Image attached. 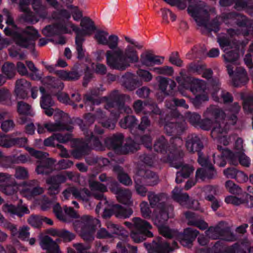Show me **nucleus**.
<instances>
[{"label":"nucleus","mask_w":253,"mask_h":253,"mask_svg":"<svg viewBox=\"0 0 253 253\" xmlns=\"http://www.w3.org/2000/svg\"><path fill=\"white\" fill-rule=\"evenodd\" d=\"M39 37L38 31L33 27H27L21 34L16 36L15 42L21 47L32 48L35 45V41Z\"/></svg>","instance_id":"11"},{"label":"nucleus","mask_w":253,"mask_h":253,"mask_svg":"<svg viewBox=\"0 0 253 253\" xmlns=\"http://www.w3.org/2000/svg\"><path fill=\"white\" fill-rule=\"evenodd\" d=\"M235 75L230 76L232 78L233 84L235 86H239L248 81V78L245 70L241 67H235Z\"/></svg>","instance_id":"33"},{"label":"nucleus","mask_w":253,"mask_h":253,"mask_svg":"<svg viewBox=\"0 0 253 253\" xmlns=\"http://www.w3.org/2000/svg\"><path fill=\"white\" fill-rule=\"evenodd\" d=\"M94 39L98 44L107 45L111 50H114L115 48L117 47L119 43V38L117 35H109L108 32L102 30L95 32Z\"/></svg>","instance_id":"14"},{"label":"nucleus","mask_w":253,"mask_h":253,"mask_svg":"<svg viewBox=\"0 0 253 253\" xmlns=\"http://www.w3.org/2000/svg\"><path fill=\"white\" fill-rule=\"evenodd\" d=\"M185 119L192 125L198 126L200 122L201 116L197 113L187 112L185 114Z\"/></svg>","instance_id":"61"},{"label":"nucleus","mask_w":253,"mask_h":253,"mask_svg":"<svg viewBox=\"0 0 253 253\" xmlns=\"http://www.w3.org/2000/svg\"><path fill=\"white\" fill-rule=\"evenodd\" d=\"M89 185L92 193L85 188L78 189L74 186H69L62 192L64 200L69 199L71 195L76 199L83 201H87L91 195L98 200L104 199L103 193L107 190L105 185L97 181H90Z\"/></svg>","instance_id":"4"},{"label":"nucleus","mask_w":253,"mask_h":253,"mask_svg":"<svg viewBox=\"0 0 253 253\" xmlns=\"http://www.w3.org/2000/svg\"><path fill=\"white\" fill-rule=\"evenodd\" d=\"M156 79L159 82V89L165 95H168L172 93L176 86V83L173 80L161 76L157 77Z\"/></svg>","instance_id":"29"},{"label":"nucleus","mask_w":253,"mask_h":253,"mask_svg":"<svg viewBox=\"0 0 253 253\" xmlns=\"http://www.w3.org/2000/svg\"><path fill=\"white\" fill-rule=\"evenodd\" d=\"M84 134L85 136L86 142L85 146L88 148H92L97 150H103L104 147L101 142V136H96L91 131L86 128H83Z\"/></svg>","instance_id":"22"},{"label":"nucleus","mask_w":253,"mask_h":253,"mask_svg":"<svg viewBox=\"0 0 253 253\" xmlns=\"http://www.w3.org/2000/svg\"><path fill=\"white\" fill-rule=\"evenodd\" d=\"M124 85L129 90H134L138 83V81L134 78V75L127 72L123 76Z\"/></svg>","instance_id":"46"},{"label":"nucleus","mask_w":253,"mask_h":253,"mask_svg":"<svg viewBox=\"0 0 253 253\" xmlns=\"http://www.w3.org/2000/svg\"><path fill=\"white\" fill-rule=\"evenodd\" d=\"M113 211L117 217L123 218L129 217L133 212L131 209H126L119 205L113 206Z\"/></svg>","instance_id":"47"},{"label":"nucleus","mask_w":253,"mask_h":253,"mask_svg":"<svg viewBox=\"0 0 253 253\" xmlns=\"http://www.w3.org/2000/svg\"><path fill=\"white\" fill-rule=\"evenodd\" d=\"M164 58L155 55L150 51H146L140 55V61L142 65L146 67L154 65H161L163 62Z\"/></svg>","instance_id":"25"},{"label":"nucleus","mask_w":253,"mask_h":253,"mask_svg":"<svg viewBox=\"0 0 253 253\" xmlns=\"http://www.w3.org/2000/svg\"><path fill=\"white\" fill-rule=\"evenodd\" d=\"M18 189L19 185L12 176L9 181L0 183V191L7 196L14 195Z\"/></svg>","instance_id":"31"},{"label":"nucleus","mask_w":253,"mask_h":253,"mask_svg":"<svg viewBox=\"0 0 253 253\" xmlns=\"http://www.w3.org/2000/svg\"><path fill=\"white\" fill-rule=\"evenodd\" d=\"M56 74L61 79L67 81H75L78 80L81 75L76 71L67 72L64 70L57 71Z\"/></svg>","instance_id":"51"},{"label":"nucleus","mask_w":253,"mask_h":253,"mask_svg":"<svg viewBox=\"0 0 253 253\" xmlns=\"http://www.w3.org/2000/svg\"><path fill=\"white\" fill-rule=\"evenodd\" d=\"M179 85L185 89H189L193 94L200 92L205 85V82L196 78H192L180 73L175 79Z\"/></svg>","instance_id":"12"},{"label":"nucleus","mask_w":253,"mask_h":253,"mask_svg":"<svg viewBox=\"0 0 253 253\" xmlns=\"http://www.w3.org/2000/svg\"><path fill=\"white\" fill-rule=\"evenodd\" d=\"M217 149L219 151H222L221 155L215 157V154H213V161L219 167H223L225 166L226 162L225 159L230 161V163L233 165L237 164V156L231 151L227 149H222L221 146H218Z\"/></svg>","instance_id":"19"},{"label":"nucleus","mask_w":253,"mask_h":253,"mask_svg":"<svg viewBox=\"0 0 253 253\" xmlns=\"http://www.w3.org/2000/svg\"><path fill=\"white\" fill-rule=\"evenodd\" d=\"M152 70L157 74L169 76H172L174 72L172 67L168 66L154 67Z\"/></svg>","instance_id":"63"},{"label":"nucleus","mask_w":253,"mask_h":253,"mask_svg":"<svg viewBox=\"0 0 253 253\" xmlns=\"http://www.w3.org/2000/svg\"><path fill=\"white\" fill-rule=\"evenodd\" d=\"M139 175L142 176L143 182L148 186H153L158 182V176L150 170L147 169L145 171L141 170L139 171Z\"/></svg>","instance_id":"40"},{"label":"nucleus","mask_w":253,"mask_h":253,"mask_svg":"<svg viewBox=\"0 0 253 253\" xmlns=\"http://www.w3.org/2000/svg\"><path fill=\"white\" fill-rule=\"evenodd\" d=\"M205 119L200 121L199 126L203 129L209 130L213 128L211 132L212 137H216V134L222 133L228 128L225 125V114L223 111L215 106H210L204 112Z\"/></svg>","instance_id":"3"},{"label":"nucleus","mask_w":253,"mask_h":253,"mask_svg":"<svg viewBox=\"0 0 253 253\" xmlns=\"http://www.w3.org/2000/svg\"><path fill=\"white\" fill-rule=\"evenodd\" d=\"M27 150L31 156L39 159L36 169V171L38 174L47 175L52 172L54 162L47 158L48 154L47 153L36 150L32 148H29Z\"/></svg>","instance_id":"7"},{"label":"nucleus","mask_w":253,"mask_h":253,"mask_svg":"<svg viewBox=\"0 0 253 253\" xmlns=\"http://www.w3.org/2000/svg\"><path fill=\"white\" fill-rule=\"evenodd\" d=\"M40 91L42 94L40 100V105L44 110V113L48 116H51L53 114L54 110L51 108L54 104L51 96L45 93V90L43 87H40Z\"/></svg>","instance_id":"24"},{"label":"nucleus","mask_w":253,"mask_h":253,"mask_svg":"<svg viewBox=\"0 0 253 253\" xmlns=\"http://www.w3.org/2000/svg\"><path fill=\"white\" fill-rule=\"evenodd\" d=\"M237 47H233L231 50H226L223 55L224 61L226 64V67L228 73L230 76L233 74V69L237 66L235 62L238 58V54L237 52Z\"/></svg>","instance_id":"21"},{"label":"nucleus","mask_w":253,"mask_h":253,"mask_svg":"<svg viewBox=\"0 0 253 253\" xmlns=\"http://www.w3.org/2000/svg\"><path fill=\"white\" fill-rule=\"evenodd\" d=\"M52 17L58 21L57 24L46 26L42 30V34L47 37H52L61 33H70V29L67 26V21L71 14L66 9L53 12Z\"/></svg>","instance_id":"6"},{"label":"nucleus","mask_w":253,"mask_h":253,"mask_svg":"<svg viewBox=\"0 0 253 253\" xmlns=\"http://www.w3.org/2000/svg\"><path fill=\"white\" fill-rule=\"evenodd\" d=\"M44 191L43 188L37 186L33 188L25 187L21 190V194L23 197L28 199H31L36 196L42 194Z\"/></svg>","instance_id":"44"},{"label":"nucleus","mask_w":253,"mask_h":253,"mask_svg":"<svg viewBox=\"0 0 253 253\" xmlns=\"http://www.w3.org/2000/svg\"><path fill=\"white\" fill-rule=\"evenodd\" d=\"M0 226L11 231V235L15 236L18 231L16 225L8 221L0 212Z\"/></svg>","instance_id":"55"},{"label":"nucleus","mask_w":253,"mask_h":253,"mask_svg":"<svg viewBox=\"0 0 253 253\" xmlns=\"http://www.w3.org/2000/svg\"><path fill=\"white\" fill-rule=\"evenodd\" d=\"M96 228L84 229L81 230H76L80 233L81 237L84 240L87 242H91L94 239L93 234Z\"/></svg>","instance_id":"60"},{"label":"nucleus","mask_w":253,"mask_h":253,"mask_svg":"<svg viewBox=\"0 0 253 253\" xmlns=\"http://www.w3.org/2000/svg\"><path fill=\"white\" fill-rule=\"evenodd\" d=\"M147 196L151 207L152 208H156L153 216H156L157 214H160L162 212H172L173 207L170 205L165 204L167 199L165 194H156L150 191L148 193Z\"/></svg>","instance_id":"8"},{"label":"nucleus","mask_w":253,"mask_h":253,"mask_svg":"<svg viewBox=\"0 0 253 253\" xmlns=\"http://www.w3.org/2000/svg\"><path fill=\"white\" fill-rule=\"evenodd\" d=\"M186 147L190 152H201V149L203 148V144L201 141L200 137L195 134L189 135L187 139Z\"/></svg>","instance_id":"28"},{"label":"nucleus","mask_w":253,"mask_h":253,"mask_svg":"<svg viewBox=\"0 0 253 253\" xmlns=\"http://www.w3.org/2000/svg\"><path fill=\"white\" fill-rule=\"evenodd\" d=\"M216 175V172L214 169L213 166L209 165L207 168H203L198 169L196 173V178L197 180L201 179L202 181L206 179H212Z\"/></svg>","instance_id":"36"},{"label":"nucleus","mask_w":253,"mask_h":253,"mask_svg":"<svg viewBox=\"0 0 253 253\" xmlns=\"http://www.w3.org/2000/svg\"><path fill=\"white\" fill-rule=\"evenodd\" d=\"M67 26L76 33L77 36L84 37L85 36H90L92 32L96 30V27L93 21L89 17H85L81 19L80 26L82 29H80L75 24L69 20L67 21Z\"/></svg>","instance_id":"13"},{"label":"nucleus","mask_w":253,"mask_h":253,"mask_svg":"<svg viewBox=\"0 0 253 253\" xmlns=\"http://www.w3.org/2000/svg\"><path fill=\"white\" fill-rule=\"evenodd\" d=\"M234 2L237 10L245 9L250 13H253V1L252 0H234Z\"/></svg>","instance_id":"52"},{"label":"nucleus","mask_w":253,"mask_h":253,"mask_svg":"<svg viewBox=\"0 0 253 253\" xmlns=\"http://www.w3.org/2000/svg\"><path fill=\"white\" fill-rule=\"evenodd\" d=\"M40 245L47 253H61L56 243L48 236L41 238Z\"/></svg>","instance_id":"32"},{"label":"nucleus","mask_w":253,"mask_h":253,"mask_svg":"<svg viewBox=\"0 0 253 253\" xmlns=\"http://www.w3.org/2000/svg\"><path fill=\"white\" fill-rule=\"evenodd\" d=\"M172 216V212H162L160 214H157L152 216V219L154 224L158 227L161 234L167 238H171L172 233L169 228L165 225L168 219Z\"/></svg>","instance_id":"16"},{"label":"nucleus","mask_w":253,"mask_h":253,"mask_svg":"<svg viewBox=\"0 0 253 253\" xmlns=\"http://www.w3.org/2000/svg\"><path fill=\"white\" fill-rule=\"evenodd\" d=\"M170 143V145L168 147L165 138L161 136L157 139L154 144V148L156 151L166 155V156L162 158L164 162H170L177 155L180 157L183 155V152L181 149L183 143L180 137L171 138Z\"/></svg>","instance_id":"5"},{"label":"nucleus","mask_w":253,"mask_h":253,"mask_svg":"<svg viewBox=\"0 0 253 253\" xmlns=\"http://www.w3.org/2000/svg\"><path fill=\"white\" fill-rule=\"evenodd\" d=\"M14 175L15 178L18 180H26L29 177L27 169L21 166H18L15 168Z\"/></svg>","instance_id":"59"},{"label":"nucleus","mask_w":253,"mask_h":253,"mask_svg":"<svg viewBox=\"0 0 253 253\" xmlns=\"http://www.w3.org/2000/svg\"><path fill=\"white\" fill-rule=\"evenodd\" d=\"M85 41L84 37L76 36L75 37V48L77 54V58L81 60L85 56V50L83 47V43Z\"/></svg>","instance_id":"53"},{"label":"nucleus","mask_w":253,"mask_h":253,"mask_svg":"<svg viewBox=\"0 0 253 253\" xmlns=\"http://www.w3.org/2000/svg\"><path fill=\"white\" fill-rule=\"evenodd\" d=\"M185 123H175L173 122L167 123L164 126L166 132L169 135L172 133L180 134L185 129Z\"/></svg>","instance_id":"42"},{"label":"nucleus","mask_w":253,"mask_h":253,"mask_svg":"<svg viewBox=\"0 0 253 253\" xmlns=\"http://www.w3.org/2000/svg\"><path fill=\"white\" fill-rule=\"evenodd\" d=\"M205 84L203 87L201 91L197 93L195 97L193 99L192 102L194 106L196 108H199L202 102L208 101L209 97L207 93L203 91Z\"/></svg>","instance_id":"56"},{"label":"nucleus","mask_w":253,"mask_h":253,"mask_svg":"<svg viewBox=\"0 0 253 253\" xmlns=\"http://www.w3.org/2000/svg\"><path fill=\"white\" fill-rule=\"evenodd\" d=\"M2 72L7 79H11L15 75V67L14 64L7 62L2 67Z\"/></svg>","instance_id":"57"},{"label":"nucleus","mask_w":253,"mask_h":253,"mask_svg":"<svg viewBox=\"0 0 253 253\" xmlns=\"http://www.w3.org/2000/svg\"><path fill=\"white\" fill-rule=\"evenodd\" d=\"M106 100L107 104L105 107L106 109L114 107L116 103L117 108L121 113L130 114L132 110L130 107L125 104V102L130 103L131 99L129 95L120 94L117 90L113 91L108 97L104 98Z\"/></svg>","instance_id":"9"},{"label":"nucleus","mask_w":253,"mask_h":253,"mask_svg":"<svg viewBox=\"0 0 253 253\" xmlns=\"http://www.w3.org/2000/svg\"><path fill=\"white\" fill-rule=\"evenodd\" d=\"M185 215L188 220V225L196 226L201 230H205L208 227V224L204 221L197 220L195 214L193 212L190 211L186 212Z\"/></svg>","instance_id":"43"},{"label":"nucleus","mask_w":253,"mask_h":253,"mask_svg":"<svg viewBox=\"0 0 253 253\" xmlns=\"http://www.w3.org/2000/svg\"><path fill=\"white\" fill-rule=\"evenodd\" d=\"M187 11L199 26H203L210 31L217 32L219 29L220 20L223 22L222 15L220 17H216L211 24H209L210 15L215 13V9L204 1H199L196 5H190Z\"/></svg>","instance_id":"2"},{"label":"nucleus","mask_w":253,"mask_h":253,"mask_svg":"<svg viewBox=\"0 0 253 253\" xmlns=\"http://www.w3.org/2000/svg\"><path fill=\"white\" fill-rule=\"evenodd\" d=\"M2 211L11 216L17 215L20 217L25 214L30 213L28 207L25 205L22 204L14 206L12 204H5L2 207Z\"/></svg>","instance_id":"23"},{"label":"nucleus","mask_w":253,"mask_h":253,"mask_svg":"<svg viewBox=\"0 0 253 253\" xmlns=\"http://www.w3.org/2000/svg\"><path fill=\"white\" fill-rule=\"evenodd\" d=\"M222 18L223 23L226 25L233 26L236 24L239 27H247L251 24L245 16L234 12L223 13Z\"/></svg>","instance_id":"17"},{"label":"nucleus","mask_w":253,"mask_h":253,"mask_svg":"<svg viewBox=\"0 0 253 253\" xmlns=\"http://www.w3.org/2000/svg\"><path fill=\"white\" fill-rule=\"evenodd\" d=\"M31 86L30 82L24 79L17 80L15 83V92L19 98H25L27 95V89Z\"/></svg>","instance_id":"37"},{"label":"nucleus","mask_w":253,"mask_h":253,"mask_svg":"<svg viewBox=\"0 0 253 253\" xmlns=\"http://www.w3.org/2000/svg\"><path fill=\"white\" fill-rule=\"evenodd\" d=\"M124 136L121 133L113 135L112 136L107 138L105 140L106 145L111 149H114L116 152H118L120 148L122 145Z\"/></svg>","instance_id":"38"},{"label":"nucleus","mask_w":253,"mask_h":253,"mask_svg":"<svg viewBox=\"0 0 253 253\" xmlns=\"http://www.w3.org/2000/svg\"><path fill=\"white\" fill-rule=\"evenodd\" d=\"M44 126L46 129L50 132L64 130L71 131L73 129L71 124L64 123L62 121H56L55 123L46 122L44 124Z\"/></svg>","instance_id":"30"},{"label":"nucleus","mask_w":253,"mask_h":253,"mask_svg":"<svg viewBox=\"0 0 253 253\" xmlns=\"http://www.w3.org/2000/svg\"><path fill=\"white\" fill-rule=\"evenodd\" d=\"M132 220L133 223V229L140 233H144L147 237L153 236L152 233L150 231L152 226L149 222L140 217H134Z\"/></svg>","instance_id":"27"},{"label":"nucleus","mask_w":253,"mask_h":253,"mask_svg":"<svg viewBox=\"0 0 253 253\" xmlns=\"http://www.w3.org/2000/svg\"><path fill=\"white\" fill-rule=\"evenodd\" d=\"M177 243L173 242V247H170L169 244L165 241H164L161 238L158 239L157 241H154L152 244V248L158 253H169L175 248Z\"/></svg>","instance_id":"35"},{"label":"nucleus","mask_w":253,"mask_h":253,"mask_svg":"<svg viewBox=\"0 0 253 253\" xmlns=\"http://www.w3.org/2000/svg\"><path fill=\"white\" fill-rule=\"evenodd\" d=\"M131 197V191L126 188H123L116 196V198L120 203L127 205L132 204Z\"/></svg>","instance_id":"45"},{"label":"nucleus","mask_w":253,"mask_h":253,"mask_svg":"<svg viewBox=\"0 0 253 253\" xmlns=\"http://www.w3.org/2000/svg\"><path fill=\"white\" fill-rule=\"evenodd\" d=\"M139 148V146L137 143L134 142H131L130 143L127 142L124 146H122L120 148L118 153L121 154H126L130 152H133L136 151Z\"/></svg>","instance_id":"58"},{"label":"nucleus","mask_w":253,"mask_h":253,"mask_svg":"<svg viewBox=\"0 0 253 253\" xmlns=\"http://www.w3.org/2000/svg\"><path fill=\"white\" fill-rule=\"evenodd\" d=\"M148 104V102L138 99L133 103V108L137 114L140 113L147 114L150 112V110L147 109Z\"/></svg>","instance_id":"54"},{"label":"nucleus","mask_w":253,"mask_h":253,"mask_svg":"<svg viewBox=\"0 0 253 253\" xmlns=\"http://www.w3.org/2000/svg\"><path fill=\"white\" fill-rule=\"evenodd\" d=\"M173 199L179 202L182 206H186L188 208H191L189 204L190 202L189 197L187 193H183L181 192V189L176 187L173 190L172 192Z\"/></svg>","instance_id":"41"},{"label":"nucleus","mask_w":253,"mask_h":253,"mask_svg":"<svg viewBox=\"0 0 253 253\" xmlns=\"http://www.w3.org/2000/svg\"><path fill=\"white\" fill-rule=\"evenodd\" d=\"M205 233L208 238L214 240L220 238L223 240L232 242L236 239L231 232L229 227L223 222H220L215 227H210Z\"/></svg>","instance_id":"10"},{"label":"nucleus","mask_w":253,"mask_h":253,"mask_svg":"<svg viewBox=\"0 0 253 253\" xmlns=\"http://www.w3.org/2000/svg\"><path fill=\"white\" fill-rule=\"evenodd\" d=\"M53 212L56 217L60 221L68 222L70 221V218H78V213L72 208L64 207V211L58 203L56 204L53 207Z\"/></svg>","instance_id":"18"},{"label":"nucleus","mask_w":253,"mask_h":253,"mask_svg":"<svg viewBox=\"0 0 253 253\" xmlns=\"http://www.w3.org/2000/svg\"><path fill=\"white\" fill-rule=\"evenodd\" d=\"M113 171L117 173L118 180L121 183L126 186L132 184L131 179L126 173L123 171L121 167L118 165L115 166L113 167Z\"/></svg>","instance_id":"48"},{"label":"nucleus","mask_w":253,"mask_h":253,"mask_svg":"<svg viewBox=\"0 0 253 253\" xmlns=\"http://www.w3.org/2000/svg\"><path fill=\"white\" fill-rule=\"evenodd\" d=\"M240 197L234 196H228L225 198V202L228 204H232L238 206L245 204V200L243 198V193L240 194Z\"/></svg>","instance_id":"64"},{"label":"nucleus","mask_w":253,"mask_h":253,"mask_svg":"<svg viewBox=\"0 0 253 253\" xmlns=\"http://www.w3.org/2000/svg\"><path fill=\"white\" fill-rule=\"evenodd\" d=\"M120 125L123 128L132 129L136 127L138 120L136 117L132 115L127 116L120 121Z\"/></svg>","instance_id":"49"},{"label":"nucleus","mask_w":253,"mask_h":253,"mask_svg":"<svg viewBox=\"0 0 253 253\" xmlns=\"http://www.w3.org/2000/svg\"><path fill=\"white\" fill-rule=\"evenodd\" d=\"M183 156L184 155L180 157L178 155H177L170 162L172 167L177 169H181L180 171L176 173L175 181L177 183H180L182 181V179L180 178H187L189 177L194 170V169L191 166L184 164L183 162L180 161V159L183 157Z\"/></svg>","instance_id":"15"},{"label":"nucleus","mask_w":253,"mask_h":253,"mask_svg":"<svg viewBox=\"0 0 253 253\" xmlns=\"http://www.w3.org/2000/svg\"><path fill=\"white\" fill-rule=\"evenodd\" d=\"M199 234V231L192 228L185 229L180 236V243L184 247L191 248L193 241Z\"/></svg>","instance_id":"26"},{"label":"nucleus","mask_w":253,"mask_h":253,"mask_svg":"<svg viewBox=\"0 0 253 253\" xmlns=\"http://www.w3.org/2000/svg\"><path fill=\"white\" fill-rule=\"evenodd\" d=\"M73 225L75 230L96 228L101 226L100 222L98 219L88 215L82 216L79 219L76 220Z\"/></svg>","instance_id":"20"},{"label":"nucleus","mask_w":253,"mask_h":253,"mask_svg":"<svg viewBox=\"0 0 253 253\" xmlns=\"http://www.w3.org/2000/svg\"><path fill=\"white\" fill-rule=\"evenodd\" d=\"M32 6L37 15L41 18L46 17L47 12L46 10V7L42 4L41 0H33Z\"/></svg>","instance_id":"50"},{"label":"nucleus","mask_w":253,"mask_h":253,"mask_svg":"<svg viewBox=\"0 0 253 253\" xmlns=\"http://www.w3.org/2000/svg\"><path fill=\"white\" fill-rule=\"evenodd\" d=\"M124 39L128 44L124 50L118 45L114 50H108L106 52V62L111 69L124 71L130 66L131 63L139 61L137 49H142L143 46L128 36H125Z\"/></svg>","instance_id":"1"},{"label":"nucleus","mask_w":253,"mask_h":253,"mask_svg":"<svg viewBox=\"0 0 253 253\" xmlns=\"http://www.w3.org/2000/svg\"><path fill=\"white\" fill-rule=\"evenodd\" d=\"M240 110V106L238 103L235 102L231 105L226 110L227 113L225 114V124L234 125L237 121V114Z\"/></svg>","instance_id":"34"},{"label":"nucleus","mask_w":253,"mask_h":253,"mask_svg":"<svg viewBox=\"0 0 253 253\" xmlns=\"http://www.w3.org/2000/svg\"><path fill=\"white\" fill-rule=\"evenodd\" d=\"M107 227L109 230V232L111 233V235L112 237L113 236V234L116 235H120L122 234V237L124 238V240L122 241H120V242H125L126 243V249H127V252L129 250V248L127 246V245H129L126 242V239L127 238V235L126 232L124 230L123 228L117 224H114L111 222H108L107 223ZM119 243V242L118 243Z\"/></svg>","instance_id":"39"},{"label":"nucleus","mask_w":253,"mask_h":253,"mask_svg":"<svg viewBox=\"0 0 253 253\" xmlns=\"http://www.w3.org/2000/svg\"><path fill=\"white\" fill-rule=\"evenodd\" d=\"M65 181V176L63 173L51 176L46 180L47 184H55L59 186L61 183H64Z\"/></svg>","instance_id":"62"}]
</instances>
